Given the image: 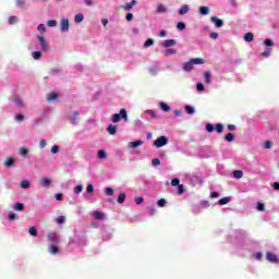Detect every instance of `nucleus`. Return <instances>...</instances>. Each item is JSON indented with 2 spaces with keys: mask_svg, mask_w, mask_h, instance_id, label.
I'll list each match as a JSON object with an SVG mask.
<instances>
[{
  "mask_svg": "<svg viewBox=\"0 0 279 279\" xmlns=\"http://www.w3.org/2000/svg\"><path fill=\"white\" fill-rule=\"evenodd\" d=\"M121 119H123L124 121H129L128 119V111L125 109H121L120 113H114L112 116V123H119V121H121Z\"/></svg>",
  "mask_w": 279,
  "mask_h": 279,
  "instance_id": "nucleus-1",
  "label": "nucleus"
},
{
  "mask_svg": "<svg viewBox=\"0 0 279 279\" xmlns=\"http://www.w3.org/2000/svg\"><path fill=\"white\" fill-rule=\"evenodd\" d=\"M37 40L40 45L41 51H47L49 49V43L47 41V39H45V37L37 35Z\"/></svg>",
  "mask_w": 279,
  "mask_h": 279,
  "instance_id": "nucleus-2",
  "label": "nucleus"
},
{
  "mask_svg": "<svg viewBox=\"0 0 279 279\" xmlns=\"http://www.w3.org/2000/svg\"><path fill=\"white\" fill-rule=\"evenodd\" d=\"M167 143H169V140L167 138V136H160L155 141L154 145L155 147L160 148V147H165Z\"/></svg>",
  "mask_w": 279,
  "mask_h": 279,
  "instance_id": "nucleus-3",
  "label": "nucleus"
},
{
  "mask_svg": "<svg viewBox=\"0 0 279 279\" xmlns=\"http://www.w3.org/2000/svg\"><path fill=\"white\" fill-rule=\"evenodd\" d=\"M48 241L52 243V245H58V243H60V235L56 232H51L48 234Z\"/></svg>",
  "mask_w": 279,
  "mask_h": 279,
  "instance_id": "nucleus-4",
  "label": "nucleus"
},
{
  "mask_svg": "<svg viewBox=\"0 0 279 279\" xmlns=\"http://www.w3.org/2000/svg\"><path fill=\"white\" fill-rule=\"evenodd\" d=\"M266 260H268L269 263H275V264L279 263L278 256L271 252L266 253Z\"/></svg>",
  "mask_w": 279,
  "mask_h": 279,
  "instance_id": "nucleus-5",
  "label": "nucleus"
},
{
  "mask_svg": "<svg viewBox=\"0 0 279 279\" xmlns=\"http://www.w3.org/2000/svg\"><path fill=\"white\" fill-rule=\"evenodd\" d=\"M210 21L215 24L216 27H223V20H220L217 16H211Z\"/></svg>",
  "mask_w": 279,
  "mask_h": 279,
  "instance_id": "nucleus-6",
  "label": "nucleus"
},
{
  "mask_svg": "<svg viewBox=\"0 0 279 279\" xmlns=\"http://www.w3.org/2000/svg\"><path fill=\"white\" fill-rule=\"evenodd\" d=\"M162 45L166 49H169V47H175V45H178V41L175 39H167L163 41Z\"/></svg>",
  "mask_w": 279,
  "mask_h": 279,
  "instance_id": "nucleus-7",
  "label": "nucleus"
},
{
  "mask_svg": "<svg viewBox=\"0 0 279 279\" xmlns=\"http://www.w3.org/2000/svg\"><path fill=\"white\" fill-rule=\"evenodd\" d=\"M61 32H68L69 29V19H62L60 23Z\"/></svg>",
  "mask_w": 279,
  "mask_h": 279,
  "instance_id": "nucleus-8",
  "label": "nucleus"
},
{
  "mask_svg": "<svg viewBox=\"0 0 279 279\" xmlns=\"http://www.w3.org/2000/svg\"><path fill=\"white\" fill-rule=\"evenodd\" d=\"M48 252H49V254H52L53 256H56V254H60V248L58 247V245L51 244L48 247Z\"/></svg>",
  "mask_w": 279,
  "mask_h": 279,
  "instance_id": "nucleus-9",
  "label": "nucleus"
},
{
  "mask_svg": "<svg viewBox=\"0 0 279 279\" xmlns=\"http://www.w3.org/2000/svg\"><path fill=\"white\" fill-rule=\"evenodd\" d=\"M193 61L190 60L189 62L183 63V71H186V73H190V71H193Z\"/></svg>",
  "mask_w": 279,
  "mask_h": 279,
  "instance_id": "nucleus-10",
  "label": "nucleus"
},
{
  "mask_svg": "<svg viewBox=\"0 0 279 279\" xmlns=\"http://www.w3.org/2000/svg\"><path fill=\"white\" fill-rule=\"evenodd\" d=\"M136 0H132L131 2H128L124 7L123 10H125V12H130V10H132L134 8V5H136Z\"/></svg>",
  "mask_w": 279,
  "mask_h": 279,
  "instance_id": "nucleus-11",
  "label": "nucleus"
},
{
  "mask_svg": "<svg viewBox=\"0 0 279 279\" xmlns=\"http://www.w3.org/2000/svg\"><path fill=\"white\" fill-rule=\"evenodd\" d=\"M143 141L138 140V141H135V142H131L129 144V147H131V149H136V147H141V145H143Z\"/></svg>",
  "mask_w": 279,
  "mask_h": 279,
  "instance_id": "nucleus-12",
  "label": "nucleus"
},
{
  "mask_svg": "<svg viewBox=\"0 0 279 279\" xmlns=\"http://www.w3.org/2000/svg\"><path fill=\"white\" fill-rule=\"evenodd\" d=\"M80 111H75L72 117V125H77L80 123Z\"/></svg>",
  "mask_w": 279,
  "mask_h": 279,
  "instance_id": "nucleus-13",
  "label": "nucleus"
},
{
  "mask_svg": "<svg viewBox=\"0 0 279 279\" xmlns=\"http://www.w3.org/2000/svg\"><path fill=\"white\" fill-rule=\"evenodd\" d=\"M40 184L41 186H44L45 189H47V186H50L51 185V179L49 178H43L40 180Z\"/></svg>",
  "mask_w": 279,
  "mask_h": 279,
  "instance_id": "nucleus-14",
  "label": "nucleus"
},
{
  "mask_svg": "<svg viewBox=\"0 0 279 279\" xmlns=\"http://www.w3.org/2000/svg\"><path fill=\"white\" fill-rule=\"evenodd\" d=\"M93 215L99 221H104V219H106V215H104V213H101V211H94Z\"/></svg>",
  "mask_w": 279,
  "mask_h": 279,
  "instance_id": "nucleus-15",
  "label": "nucleus"
},
{
  "mask_svg": "<svg viewBox=\"0 0 279 279\" xmlns=\"http://www.w3.org/2000/svg\"><path fill=\"white\" fill-rule=\"evenodd\" d=\"M204 77H205L206 84H213V74H210V72H205Z\"/></svg>",
  "mask_w": 279,
  "mask_h": 279,
  "instance_id": "nucleus-16",
  "label": "nucleus"
},
{
  "mask_svg": "<svg viewBox=\"0 0 279 279\" xmlns=\"http://www.w3.org/2000/svg\"><path fill=\"white\" fill-rule=\"evenodd\" d=\"M175 53H178V51L175 49L168 48V49L165 50L163 56H166V57L175 56Z\"/></svg>",
  "mask_w": 279,
  "mask_h": 279,
  "instance_id": "nucleus-17",
  "label": "nucleus"
},
{
  "mask_svg": "<svg viewBox=\"0 0 279 279\" xmlns=\"http://www.w3.org/2000/svg\"><path fill=\"white\" fill-rule=\"evenodd\" d=\"M107 132H108L109 134H111V136H114V134H117V125L110 124V125L107 128Z\"/></svg>",
  "mask_w": 279,
  "mask_h": 279,
  "instance_id": "nucleus-18",
  "label": "nucleus"
},
{
  "mask_svg": "<svg viewBox=\"0 0 279 279\" xmlns=\"http://www.w3.org/2000/svg\"><path fill=\"white\" fill-rule=\"evenodd\" d=\"M13 209H15L17 211H23V210H25V205H23V203H15L13 205Z\"/></svg>",
  "mask_w": 279,
  "mask_h": 279,
  "instance_id": "nucleus-19",
  "label": "nucleus"
},
{
  "mask_svg": "<svg viewBox=\"0 0 279 279\" xmlns=\"http://www.w3.org/2000/svg\"><path fill=\"white\" fill-rule=\"evenodd\" d=\"M234 138H236V136L234 135V133H228L226 136H225V141L227 143H232V141H234Z\"/></svg>",
  "mask_w": 279,
  "mask_h": 279,
  "instance_id": "nucleus-20",
  "label": "nucleus"
},
{
  "mask_svg": "<svg viewBox=\"0 0 279 279\" xmlns=\"http://www.w3.org/2000/svg\"><path fill=\"white\" fill-rule=\"evenodd\" d=\"M159 108L163 111V112H169L171 110V107H169V105H167L166 102H160L159 104Z\"/></svg>",
  "mask_w": 279,
  "mask_h": 279,
  "instance_id": "nucleus-21",
  "label": "nucleus"
},
{
  "mask_svg": "<svg viewBox=\"0 0 279 279\" xmlns=\"http://www.w3.org/2000/svg\"><path fill=\"white\" fill-rule=\"evenodd\" d=\"M244 40H245V43H252V40H254V34L253 33H246L244 35Z\"/></svg>",
  "mask_w": 279,
  "mask_h": 279,
  "instance_id": "nucleus-22",
  "label": "nucleus"
},
{
  "mask_svg": "<svg viewBox=\"0 0 279 279\" xmlns=\"http://www.w3.org/2000/svg\"><path fill=\"white\" fill-rule=\"evenodd\" d=\"M14 162H15V159L12 158V157H9L5 161H4V165L5 167H14Z\"/></svg>",
  "mask_w": 279,
  "mask_h": 279,
  "instance_id": "nucleus-23",
  "label": "nucleus"
},
{
  "mask_svg": "<svg viewBox=\"0 0 279 279\" xmlns=\"http://www.w3.org/2000/svg\"><path fill=\"white\" fill-rule=\"evenodd\" d=\"M165 12H167V7L165 4H158L157 14H165Z\"/></svg>",
  "mask_w": 279,
  "mask_h": 279,
  "instance_id": "nucleus-24",
  "label": "nucleus"
},
{
  "mask_svg": "<svg viewBox=\"0 0 279 279\" xmlns=\"http://www.w3.org/2000/svg\"><path fill=\"white\" fill-rule=\"evenodd\" d=\"M209 12H210V9H208V7L199 8V14H202V16H206V14H208Z\"/></svg>",
  "mask_w": 279,
  "mask_h": 279,
  "instance_id": "nucleus-25",
  "label": "nucleus"
},
{
  "mask_svg": "<svg viewBox=\"0 0 279 279\" xmlns=\"http://www.w3.org/2000/svg\"><path fill=\"white\" fill-rule=\"evenodd\" d=\"M13 101L15 102V106H17L19 108H23V100H21V98L19 96H15L13 98Z\"/></svg>",
  "mask_w": 279,
  "mask_h": 279,
  "instance_id": "nucleus-26",
  "label": "nucleus"
},
{
  "mask_svg": "<svg viewBox=\"0 0 279 279\" xmlns=\"http://www.w3.org/2000/svg\"><path fill=\"white\" fill-rule=\"evenodd\" d=\"M220 206H226V204H230V197H222L218 201Z\"/></svg>",
  "mask_w": 279,
  "mask_h": 279,
  "instance_id": "nucleus-27",
  "label": "nucleus"
},
{
  "mask_svg": "<svg viewBox=\"0 0 279 279\" xmlns=\"http://www.w3.org/2000/svg\"><path fill=\"white\" fill-rule=\"evenodd\" d=\"M233 178H235V180H241V178H243V172L241 170H234Z\"/></svg>",
  "mask_w": 279,
  "mask_h": 279,
  "instance_id": "nucleus-28",
  "label": "nucleus"
},
{
  "mask_svg": "<svg viewBox=\"0 0 279 279\" xmlns=\"http://www.w3.org/2000/svg\"><path fill=\"white\" fill-rule=\"evenodd\" d=\"M187 12H189V5H187V4L183 5V7L179 10L180 16H184V14H186Z\"/></svg>",
  "mask_w": 279,
  "mask_h": 279,
  "instance_id": "nucleus-29",
  "label": "nucleus"
},
{
  "mask_svg": "<svg viewBox=\"0 0 279 279\" xmlns=\"http://www.w3.org/2000/svg\"><path fill=\"white\" fill-rule=\"evenodd\" d=\"M191 61L193 64H204L206 62V60L202 58L191 59Z\"/></svg>",
  "mask_w": 279,
  "mask_h": 279,
  "instance_id": "nucleus-30",
  "label": "nucleus"
},
{
  "mask_svg": "<svg viewBox=\"0 0 279 279\" xmlns=\"http://www.w3.org/2000/svg\"><path fill=\"white\" fill-rule=\"evenodd\" d=\"M215 130H216V132H217L218 134H223V124L217 123V124L215 125Z\"/></svg>",
  "mask_w": 279,
  "mask_h": 279,
  "instance_id": "nucleus-31",
  "label": "nucleus"
},
{
  "mask_svg": "<svg viewBox=\"0 0 279 279\" xmlns=\"http://www.w3.org/2000/svg\"><path fill=\"white\" fill-rule=\"evenodd\" d=\"M82 21H84V14L78 13L74 16V22L75 23H82Z\"/></svg>",
  "mask_w": 279,
  "mask_h": 279,
  "instance_id": "nucleus-32",
  "label": "nucleus"
},
{
  "mask_svg": "<svg viewBox=\"0 0 279 279\" xmlns=\"http://www.w3.org/2000/svg\"><path fill=\"white\" fill-rule=\"evenodd\" d=\"M32 57H33V59L34 60H40V58L43 57V52H40V51H34L33 53H32Z\"/></svg>",
  "mask_w": 279,
  "mask_h": 279,
  "instance_id": "nucleus-33",
  "label": "nucleus"
},
{
  "mask_svg": "<svg viewBox=\"0 0 279 279\" xmlns=\"http://www.w3.org/2000/svg\"><path fill=\"white\" fill-rule=\"evenodd\" d=\"M98 158H100V160H106L108 158V154H106L105 150H98Z\"/></svg>",
  "mask_w": 279,
  "mask_h": 279,
  "instance_id": "nucleus-34",
  "label": "nucleus"
},
{
  "mask_svg": "<svg viewBox=\"0 0 279 279\" xmlns=\"http://www.w3.org/2000/svg\"><path fill=\"white\" fill-rule=\"evenodd\" d=\"M54 99H58V93H51L47 97V101H53Z\"/></svg>",
  "mask_w": 279,
  "mask_h": 279,
  "instance_id": "nucleus-35",
  "label": "nucleus"
},
{
  "mask_svg": "<svg viewBox=\"0 0 279 279\" xmlns=\"http://www.w3.org/2000/svg\"><path fill=\"white\" fill-rule=\"evenodd\" d=\"M28 232H29L31 236H37L38 235V230L35 229V227H31Z\"/></svg>",
  "mask_w": 279,
  "mask_h": 279,
  "instance_id": "nucleus-36",
  "label": "nucleus"
},
{
  "mask_svg": "<svg viewBox=\"0 0 279 279\" xmlns=\"http://www.w3.org/2000/svg\"><path fill=\"white\" fill-rule=\"evenodd\" d=\"M86 192L88 193V195H93V193H95V186L93 184H88L86 187Z\"/></svg>",
  "mask_w": 279,
  "mask_h": 279,
  "instance_id": "nucleus-37",
  "label": "nucleus"
},
{
  "mask_svg": "<svg viewBox=\"0 0 279 279\" xmlns=\"http://www.w3.org/2000/svg\"><path fill=\"white\" fill-rule=\"evenodd\" d=\"M154 45V39L148 38L145 43H144V48L147 49L148 47H151Z\"/></svg>",
  "mask_w": 279,
  "mask_h": 279,
  "instance_id": "nucleus-38",
  "label": "nucleus"
},
{
  "mask_svg": "<svg viewBox=\"0 0 279 279\" xmlns=\"http://www.w3.org/2000/svg\"><path fill=\"white\" fill-rule=\"evenodd\" d=\"M125 193H121L119 196H118V204H123V202H125Z\"/></svg>",
  "mask_w": 279,
  "mask_h": 279,
  "instance_id": "nucleus-39",
  "label": "nucleus"
},
{
  "mask_svg": "<svg viewBox=\"0 0 279 279\" xmlns=\"http://www.w3.org/2000/svg\"><path fill=\"white\" fill-rule=\"evenodd\" d=\"M205 130L209 133H213V132H215V125L207 123L205 126Z\"/></svg>",
  "mask_w": 279,
  "mask_h": 279,
  "instance_id": "nucleus-40",
  "label": "nucleus"
},
{
  "mask_svg": "<svg viewBox=\"0 0 279 279\" xmlns=\"http://www.w3.org/2000/svg\"><path fill=\"white\" fill-rule=\"evenodd\" d=\"M157 205L159 206V208H165V206H167V199L165 198L159 199Z\"/></svg>",
  "mask_w": 279,
  "mask_h": 279,
  "instance_id": "nucleus-41",
  "label": "nucleus"
},
{
  "mask_svg": "<svg viewBox=\"0 0 279 279\" xmlns=\"http://www.w3.org/2000/svg\"><path fill=\"white\" fill-rule=\"evenodd\" d=\"M185 111L187 114H195V109L191 106H185Z\"/></svg>",
  "mask_w": 279,
  "mask_h": 279,
  "instance_id": "nucleus-42",
  "label": "nucleus"
},
{
  "mask_svg": "<svg viewBox=\"0 0 279 279\" xmlns=\"http://www.w3.org/2000/svg\"><path fill=\"white\" fill-rule=\"evenodd\" d=\"M82 191H84L83 185H77L76 187H74L75 195H80V193H82Z\"/></svg>",
  "mask_w": 279,
  "mask_h": 279,
  "instance_id": "nucleus-43",
  "label": "nucleus"
},
{
  "mask_svg": "<svg viewBox=\"0 0 279 279\" xmlns=\"http://www.w3.org/2000/svg\"><path fill=\"white\" fill-rule=\"evenodd\" d=\"M65 221V218L64 216H59L58 218H56V222L60 226L62 223H64Z\"/></svg>",
  "mask_w": 279,
  "mask_h": 279,
  "instance_id": "nucleus-44",
  "label": "nucleus"
},
{
  "mask_svg": "<svg viewBox=\"0 0 279 279\" xmlns=\"http://www.w3.org/2000/svg\"><path fill=\"white\" fill-rule=\"evenodd\" d=\"M19 21V17L16 16H10L9 17V25H14Z\"/></svg>",
  "mask_w": 279,
  "mask_h": 279,
  "instance_id": "nucleus-45",
  "label": "nucleus"
},
{
  "mask_svg": "<svg viewBox=\"0 0 279 279\" xmlns=\"http://www.w3.org/2000/svg\"><path fill=\"white\" fill-rule=\"evenodd\" d=\"M21 187L22 189H29V182L27 180H23L21 182Z\"/></svg>",
  "mask_w": 279,
  "mask_h": 279,
  "instance_id": "nucleus-46",
  "label": "nucleus"
},
{
  "mask_svg": "<svg viewBox=\"0 0 279 279\" xmlns=\"http://www.w3.org/2000/svg\"><path fill=\"white\" fill-rule=\"evenodd\" d=\"M48 27H56V25H58V22H56V20H49L47 22Z\"/></svg>",
  "mask_w": 279,
  "mask_h": 279,
  "instance_id": "nucleus-47",
  "label": "nucleus"
},
{
  "mask_svg": "<svg viewBox=\"0 0 279 279\" xmlns=\"http://www.w3.org/2000/svg\"><path fill=\"white\" fill-rule=\"evenodd\" d=\"M179 185H180V179L178 178L172 179L171 186H179Z\"/></svg>",
  "mask_w": 279,
  "mask_h": 279,
  "instance_id": "nucleus-48",
  "label": "nucleus"
},
{
  "mask_svg": "<svg viewBox=\"0 0 279 279\" xmlns=\"http://www.w3.org/2000/svg\"><path fill=\"white\" fill-rule=\"evenodd\" d=\"M177 27H178L179 29L183 31V29H186V24H184V22H179V23L177 24Z\"/></svg>",
  "mask_w": 279,
  "mask_h": 279,
  "instance_id": "nucleus-49",
  "label": "nucleus"
},
{
  "mask_svg": "<svg viewBox=\"0 0 279 279\" xmlns=\"http://www.w3.org/2000/svg\"><path fill=\"white\" fill-rule=\"evenodd\" d=\"M50 151H51V154H58V151H60V146H58V145L52 146Z\"/></svg>",
  "mask_w": 279,
  "mask_h": 279,
  "instance_id": "nucleus-50",
  "label": "nucleus"
},
{
  "mask_svg": "<svg viewBox=\"0 0 279 279\" xmlns=\"http://www.w3.org/2000/svg\"><path fill=\"white\" fill-rule=\"evenodd\" d=\"M37 31L40 33V34H45V24H39L37 26Z\"/></svg>",
  "mask_w": 279,
  "mask_h": 279,
  "instance_id": "nucleus-51",
  "label": "nucleus"
},
{
  "mask_svg": "<svg viewBox=\"0 0 279 279\" xmlns=\"http://www.w3.org/2000/svg\"><path fill=\"white\" fill-rule=\"evenodd\" d=\"M264 45H266V47H274V40H271V39H266V40L264 41Z\"/></svg>",
  "mask_w": 279,
  "mask_h": 279,
  "instance_id": "nucleus-52",
  "label": "nucleus"
},
{
  "mask_svg": "<svg viewBox=\"0 0 279 279\" xmlns=\"http://www.w3.org/2000/svg\"><path fill=\"white\" fill-rule=\"evenodd\" d=\"M143 202H145V198H143L142 196H138L135 198V203L141 206V204H143Z\"/></svg>",
  "mask_w": 279,
  "mask_h": 279,
  "instance_id": "nucleus-53",
  "label": "nucleus"
},
{
  "mask_svg": "<svg viewBox=\"0 0 279 279\" xmlns=\"http://www.w3.org/2000/svg\"><path fill=\"white\" fill-rule=\"evenodd\" d=\"M106 195H108V196L114 195V190H112L111 187H107Z\"/></svg>",
  "mask_w": 279,
  "mask_h": 279,
  "instance_id": "nucleus-54",
  "label": "nucleus"
},
{
  "mask_svg": "<svg viewBox=\"0 0 279 279\" xmlns=\"http://www.w3.org/2000/svg\"><path fill=\"white\" fill-rule=\"evenodd\" d=\"M39 147H40V149H45V147H47V141L40 140Z\"/></svg>",
  "mask_w": 279,
  "mask_h": 279,
  "instance_id": "nucleus-55",
  "label": "nucleus"
},
{
  "mask_svg": "<svg viewBox=\"0 0 279 279\" xmlns=\"http://www.w3.org/2000/svg\"><path fill=\"white\" fill-rule=\"evenodd\" d=\"M271 145H272L271 141H266L264 144V147L265 149H271Z\"/></svg>",
  "mask_w": 279,
  "mask_h": 279,
  "instance_id": "nucleus-56",
  "label": "nucleus"
},
{
  "mask_svg": "<svg viewBox=\"0 0 279 279\" xmlns=\"http://www.w3.org/2000/svg\"><path fill=\"white\" fill-rule=\"evenodd\" d=\"M178 194L179 195L184 194V185L183 184H179Z\"/></svg>",
  "mask_w": 279,
  "mask_h": 279,
  "instance_id": "nucleus-57",
  "label": "nucleus"
},
{
  "mask_svg": "<svg viewBox=\"0 0 279 279\" xmlns=\"http://www.w3.org/2000/svg\"><path fill=\"white\" fill-rule=\"evenodd\" d=\"M196 90H198L199 93H202V90H204V84L197 83V84H196Z\"/></svg>",
  "mask_w": 279,
  "mask_h": 279,
  "instance_id": "nucleus-58",
  "label": "nucleus"
},
{
  "mask_svg": "<svg viewBox=\"0 0 279 279\" xmlns=\"http://www.w3.org/2000/svg\"><path fill=\"white\" fill-rule=\"evenodd\" d=\"M257 210H259V211L265 210V204H263V203H257Z\"/></svg>",
  "mask_w": 279,
  "mask_h": 279,
  "instance_id": "nucleus-59",
  "label": "nucleus"
},
{
  "mask_svg": "<svg viewBox=\"0 0 279 279\" xmlns=\"http://www.w3.org/2000/svg\"><path fill=\"white\" fill-rule=\"evenodd\" d=\"M27 153H28V150H27V148H25V147H23V148L20 149L21 156H27Z\"/></svg>",
  "mask_w": 279,
  "mask_h": 279,
  "instance_id": "nucleus-60",
  "label": "nucleus"
},
{
  "mask_svg": "<svg viewBox=\"0 0 279 279\" xmlns=\"http://www.w3.org/2000/svg\"><path fill=\"white\" fill-rule=\"evenodd\" d=\"M16 219V214L10 213L9 214V221H14Z\"/></svg>",
  "mask_w": 279,
  "mask_h": 279,
  "instance_id": "nucleus-61",
  "label": "nucleus"
},
{
  "mask_svg": "<svg viewBox=\"0 0 279 279\" xmlns=\"http://www.w3.org/2000/svg\"><path fill=\"white\" fill-rule=\"evenodd\" d=\"M153 166L154 167H158V165H160V159H158V158H155V159H153Z\"/></svg>",
  "mask_w": 279,
  "mask_h": 279,
  "instance_id": "nucleus-62",
  "label": "nucleus"
},
{
  "mask_svg": "<svg viewBox=\"0 0 279 279\" xmlns=\"http://www.w3.org/2000/svg\"><path fill=\"white\" fill-rule=\"evenodd\" d=\"M146 112H147V114H150V117H153V119H156V111L147 110Z\"/></svg>",
  "mask_w": 279,
  "mask_h": 279,
  "instance_id": "nucleus-63",
  "label": "nucleus"
},
{
  "mask_svg": "<svg viewBox=\"0 0 279 279\" xmlns=\"http://www.w3.org/2000/svg\"><path fill=\"white\" fill-rule=\"evenodd\" d=\"M23 119H25V117H23V114L15 116V121H23Z\"/></svg>",
  "mask_w": 279,
  "mask_h": 279,
  "instance_id": "nucleus-64",
  "label": "nucleus"
}]
</instances>
